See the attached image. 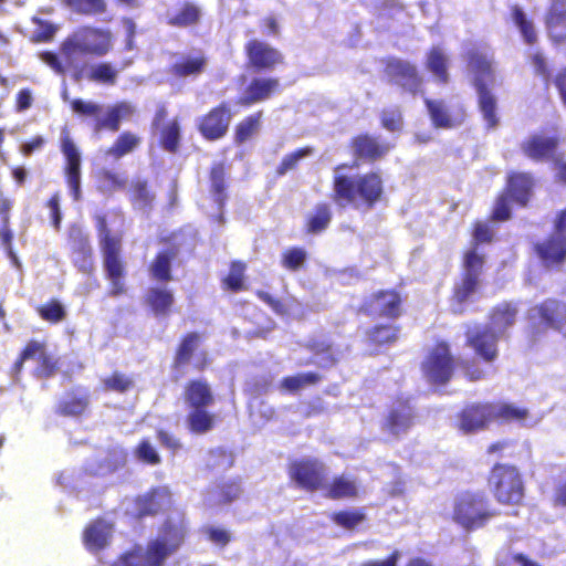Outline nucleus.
<instances>
[{"instance_id": "obj_1", "label": "nucleus", "mask_w": 566, "mask_h": 566, "mask_svg": "<svg viewBox=\"0 0 566 566\" xmlns=\"http://www.w3.org/2000/svg\"><path fill=\"white\" fill-rule=\"evenodd\" d=\"M189 535V524L184 513L167 517L158 530V535L147 545H135L122 554L116 566H165L166 559L177 553Z\"/></svg>"}, {"instance_id": "obj_2", "label": "nucleus", "mask_w": 566, "mask_h": 566, "mask_svg": "<svg viewBox=\"0 0 566 566\" xmlns=\"http://www.w3.org/2000/svg\"><path fill=\"white\" fill-rule=\"evenodd\" d=\"M385 197L382 177L377 171L355 176L335 174L333 176L332 201L340 207L356 210H373Z\"/></svg>"}, {"instance_id": "obj_3", "label": "nucleus", "mask_w": 566, "mask_h": 566, "mask_svg": "<svg viewBox=\"0 0 566 566\" xmlns=\"http://www.w3.org/2000/svg\"><path fill=\"white\" fill-rule=\"evenodd\" d=\"M105 277L109 282L108 295L118 297L127 292V262L122 253V237L113 234L105 214L95 216Z\"/></svg>"}, {"instance_id": "obj_4", "label": "nucleus", "mask_w": 566, "mask_h": 566, "mask_svg": "<svg viewBox=\"0 0 566 566\" xmlns=\"http://www.w3.org/2000/svg\"><path fill=\"white\" fill-rule=\"evenodd\" d=\"M184 401L189 408L186 427L192 434H206L216 428L218 416L209 411L214 394L205 378L189 379L184 386Z\"/></svg>"}, {"instance_id": "obj_5", "label": "nucleus", "mask_w": 566, "mask_h": 566, "mask_svg": "<svg viewBox=\"0 0 566 566\" xmlns=\"http://www.w3.org/2000/svg\"><path fill=\"white\" fill-rule=\"evenodd\" d=\"M500 512L491 505L482 490H465L453 501L452 521L465 532L484 528Z\"/></svg>"}, {"instance_id": "obj_6", "label": "nucleus", "mask_w": 566, "mask_h": 566, "mask_svg": "<svg viewBox=\"0 0 566 566\" xmlns=\"http://www.w3.org/2000/svg\"><path fill=\"white\" fill-rule=\"evenodd\" d=\"M112 48L108 30L82 27L69 35L61 44V57L69 67H74L86 55L102 56Z\"/></svg>"}, {"instance_id": "obj_7", "label": "nucleus", "mask_w": 566, "mask_h": 566, "mask_svg": "<svg viewBox=\"0 0 566 566\" xmlns=\"http://www.w3.org/2000/svg\"><path fill=\"white\" fill-rule=\"evenodd\" d=\"M486 484L500 505L518 507L524 504L525 483L516 465L495 462L488 473Z\"/></svg>"}, {"instance_id": "obj_8", "label": "nucleus", "mask_w": 566, "mask_h": 566, "mask_svg": "<svg viewBox=\"0 0 566 566\" xmlns=\"http://www.w3.org/2000/svg\"><path fill=\"white\" fill-rule=\"evenodd\" d=\"M458 360L447 340H437L420 364L423 378L432 386H446L451 381Z\"/></svg>"}, {"instance_id": "obj_9", "label": "nucleus", "mask_w": 566, "mask_h": 566, "mask_svg": "<svg viewBox=\"0 0 566 566\" xmlns=\"http://www.w3.org/2000/svg\"><path fill=\"white\" fill-rule=\"evenodd\" d=\"M565 137L558 125H551L531 134L520 145L525 157L536 163L554 161L563 151Z\"/></svg>"}, {"instance_id": "obj_10", "label": "nucleus", "mask_w": 566, "mask_h": 566, "mask_svg": "<svg viewBox=\"0 0 566 566\" xmlns=\"http://www.w3.org/2000/svg\"><path fill=\"white\" fill-rule=\"evenodd\" d=\"M484 262V255L478 253L475 248L464 252L461 277L453 285L451 295L452 304L460 307L459 312H463V305L478 291Z\"/></svg>"}, {"instance_id": "obj_11", "label": "nucleus", "mask_w": 566, "mask_h": 566, "mask_svg": "<svg viewBox=\"0 0 566 566\" xmlns=\"http://www.w3.org/2000/svg\"><path fill=\"white\" fill-rule=\"evenodd\" d=\"M202 339L199 332H188L180 337L171 361L174 371L182 373L187 366H191L195 371L202 373L211 365L208 352L200 349Z\"/></svg>"}, {"instance_id": "obj_12", "label": "nucleus", "mask_w": 566, "mask_h": 566, "mask_svg": "<svg viewBox=\"0 0 566 566\" xmlns=\"http://www.w3.org/2000/svg\"><path fill=\"white\" fill-rule=\"evenodd\" d=\"M74 113L82 116H91L95 118L94 130L104 129L117 132L123 119L128 118L134 113V108L126 102H118L107 108L104 117H99L103 108L101 105L92 102H85L76 98L71 103Z\"/></svg>"}, {"instance_id": "obj_13", "label": "nucleus", "mask_w": 566, "mask_h": 566, "mask_svg": "<svg viewBox=\"0 0 566 566\" xmlns=\"http://www.w3.org/2000/svg\"><path fill=\"white\" fill-rule=\"evenodd\" d=\"M418 415L410 397L397 396L388 407L380 428L384 432L400 437L406 434L417 421Z\"/></svg>"}, {"instance_id": "obj_14", "label": "nucleus", "mask_w": 566, "mask_h": 566, "mask_svg": "<svg viewBox=\"0 0 566 566\" xmlns=\"http://www.w3.org/2000/svg\"><path fill=\"white\" fill-rule=\"evenodd\" d=\"M289 476L296 486L310 493L326 486L325 464L316 458H302L289 465Z\"/></svg>"}, {"instance_id": "obj_15", "label": "nucleus", "mask_w": 566, "mask_h": 566, "mask_svg": "<svg viewBox=\"0 0 566 566\" xmlns=\"http://www.w3.org/2000/svg\"><path fill=\"white\" fill-rule=\"evenodd\" d=\"M465 346L484 363H493L499 357L500 333L491 326L475 324L467 325L464 331Z\"/></svg>"}, {"instance_id": "obj_16", "label": "nucleus", "mask_w": 566, "mask_h": 566, "mask_svg": "<svg viewBox=\"0 0 566 566\" xmlns=\"http://www.w3.org/2000/svg\"><path fill=\"white\" fill-rule=\"evenodd\" d=\"M233 115L231 104L222 101L198 118L196 128L205 140L222 139L229 132Z\"/></svg>"}, {"instance_id": "obj_17", "label": "nucleus", "mask_w": 566, "mask_h": 566, "mask_svg": "<svg viewBox=\"0 0 566 566\" xmlns=\"http://www.w3.org/2000/svg\"><path fill=\"white\" fill-rule=\"evenodd\" d=\"M424 106L436 129H453L464 124L468 111L462 102L450 105L441 98H424Z\"/></svg>"}, {"instance_id": "obj_18", "label": "nucleus", "mask_w": 566, "mask_h": 566, "mask_svg": "<svg viewBox=\"0 0 566 566\" xmlns=\"http://www.w3.org/2000/svg\"><path fill=\"white\" fill-rule=\"evenodd\" d=\"M403 297L396 289H384L371 293L361 304L366 314H377L379 317L396 319L402 314Z\"/></svg>"}, {"instance_id": "obj_19", "label": "nucleus", "mask_w": 566, "mask_h": 566, "mask_svg": "<svg viewBox=\"0 0 566 566\" xmlns=\"http://www.w3.org/2000/svg\"><path fill=\"white\" fill-rule=\"evenodd\" d=\"M457 428L464 434L489 429L493 423L491 401H475L464 405L455 416Z\"/></svg>"}, {"instance_id": "obj_20", "label": "nucleus", "mask_w": 566, "mask_h": 566, "mask_svg": "<svg viewBox=\"0 0 566 566\" xmlns=\"http://www.w3.org/2000/svg\"><path fill=\"white\" fill-rule=\"evenodd\" d=\"M348 147L357 161L374 164L387 156L394 145L368 133H360L349 139Z\"/></svg>"}, {"instance_id": "obj_21", "label": "nucleus", "mask_w": 566, "mask_h": 566, "mask_svg": "<svg viewBox=\"0 0 566 566\" xmlns=\"http://www.w3.org/2000/svg\"><path fill=\"white\" fill-rule=\"evenodd\" d=\"M533 251L545 269L562 270L566 263V237L553 231L547 238L536 242Z\"/></svg>"}, {"instance_id": "obj_22", "label": "nucleus", "mask_w": 566, "mask_h": 566, "mask_svg": "<svg viewBox=\"0 0 566 566\" xmlns=\"http://www.w3.org/2000/svg\"><path fill=\"white\" fill-rule=\"evenodd\" d=\"M61 151L65 156V178L74 200L81 198V156L66 127L61 133Z\"/></svg>"}, {"instance_id": "obj_23", "label": "nucleus", "mask_w": 566, "mask_h": 566, "mask_svg": "<svg viewBox=\"0 0 566 566\" xmlns=\"http://www.w3.org/2000/svg\"><path fill=\"white\" fill-rule=\"evenodd\" d=\"M244 53L250 66L255 70H271L284 62L283 54L269 43L252 39L244 44Z\"/></svg>"}, {"instance_id": "obj_24", "label": "nucleus", "mask_w": 566, "mask_h": 566, "mask_svg": "<svg viewBox=\"0 0 566 566\" xmlns=\"http://www.w3.org/2000/svg\"><path fill=\"white\" fill-rule=\"evenodd\" d=\"M543 22L551 43L566 45V0H549Z\"/></svg>"}, {"instance_id": "obj_25", "label": "nucleus", "mask_w": 566, "mask_h": 566, "mask_svg": "<svg viewBox=\"0 0 566 566\" xmlns=\"http://www.w3.org/2000/svg\"><path fill=\"white\" fill-rule=\"evenodd\" d=\"M171 503V492L168 486H154L135 499V515L142 520L156 516Z\"/></svg>"}, {"instance_id": "obj_26", "label": "nucleus", "mask_w": 566, "mask_h": 566, "mask_svg": "<svg viewBox=\"0 0 566 566\" xmlns=\"http://www.w3.org/2000/svg\"><path fill=\"white\" fill-rule=\"evenodd\" d=\"M491 74L492 73H479L474 78V87L478 92L479 109L485 120L488 129L495 128L500 123V118L496 114V99L490 87L493 80L488 81L484 76Z\"/></svg>"}, {"instance_id": "obj_27", "label": "nucleus", "mask_w": 566, "mask_h": 566, "mask_svg": "<svg viewBox=\"0 0 566 566\" xmlns=\"http://www.w3.org/2000/svg\"><path fill=\"white\" fill-rule=\"evenodd\" d=\"M209 192L219 210H222L229 199V165L216 161L208 172Z\"/></svg>"}, {"instance_id": "obj_28", "label": "nucleus", "mask_w": 566, "mask_h": 566, "mask_svg": "<svg viewBox=\"0 0 566 566\" xmlns=\"http://www.w3.org/2000/svg\"><path fill=\"white\" fill-rule=\"evenodd\" d=\"M537 318L547 328L560 332L566 325V302L548 297L534 306Z\"/></svg>"}, {"instance_id": "obj_29", "label": "nucleus", "mask_w": 566, "mask_h": 566, "mask_svg": "<svg viewBox=\"0 0 566 566\" xmlns=\"http://www.w3.org/2000/svg\"><path fill=\"white\" fill-rule=\"evenodd\" d=\"M179 253V247L176 244L158 251L148 264L150 279L160 283L172 281V263L178 259Z\"/></svg>"}, {"instance_id": "obj_30", "label": "nucleus", "mask_w": 566, "mask_h": 566, "mask_svg": "<svg viewBox=\"0 0 566 566\" xmlns=\"http://www.w3.org/2000/svg\"><path fill=\"white\" fill-rule=\"evenodd\" d=\"M90 402L91 396L88 390L82 387H74L67 390L60 399L55 412L62 417H81L87 411Z\"/></svg>"}, {"instance_id": "obj_31", "label": "nucleus", "mask_w": 566, "mask_h": 566, "mask_svg": "<svg viewBox=\"0 0 566 566\" xmlns=\"http://www.w3.org/2000/svg\"><path fill=\"white\" fill-rule=\"evenodd\" d=\"M535 180L530 172H511L507 176L503 191L509 195L512 201L521 207H526L533 196Z\"/></svg>"}, {"instance_id": "obj_32", "label": "nucleus", "mask_w": 566, "mask_h": 566, "mask_svg": "<svg viewBox=\"0 0 566 566\" xmlns=\"http://www.w3.org/2000/svg\"><path fill=\"white\" fill-rule=\"evenodd\" d=\"M492 420L499 424L524 426L531 417L530 409L510 401H491Z\"/></svg>"}, {"instance_id": "obj_33", "label": "nucleus", "mask_w": 566, "mask_h": 566, "mask_svg": "<svg viewBox=\"0 0 566 566\" xmlns=\"http://www.w3.org/2000/svg\"><path fill=\"white\" fill-rule=\"evenodd\" d=\"M279 91L280 82L277 78H254L247 86L244 94L239 97L238 104L244 107H249L270 98Z\"/></svg>"}, {"instance_id": "obj_34", "label": "nucleus", "mask_w": 566, "mask_h": 566, "mask_svg": "<svg viewBox=\"0 0 566 566\" xmlns=\"http://www.w3.org/2000/svg\"><path fill=\"white\" fill-rule=\"evenodd\" d=\"M111 524L103 518H96L88 523L83 532V544L91 553H98L104 549L111 538Z\"/></svg>"}, {"instance_id": "obj_35", "label": "nucleus", "mask_w": 566, "mask_h": 566, "mask_svg": "<svg viewBox=\"0 0 566 566\" xmlns=\"http://www.w3.org/2000/svg\"><path fill=\"white\" fill-rule=\"evenodd\" d=\"M144 303L154 315L167 316L175 304V296L168 287L151 286L144 296Z\"/></svg>"}, {"instance_id": "obj_36", "label": "nucleus", "mask_w": 566, "mask_h": 566, "mask_svg": "<svg viewBox=\"0 0 566 566\" xmlns=\"http://www.w3.org/2000/svg\"><path fill=\"white\" fill-rule=\"evenodd\" d=\"M127 196L132 206L139 210L153 209L156 199L148 180L142 177H135L129 181Z\"/></svg>"}, {"instance_id": "obj_37", "label": "nucleus", "mask_w": 566, "mask_h": 566, "mask_svg": "<svg viewBox=\"0 0 566 566\" xmlns=\"http://www.w3.org/2000/svg\"><path fill=\"white\" fill-rule=\"evenodd\" d=\"M400 334V326L379 323L369 327L365 333V340L368 346L379 349L394 345Z\"/></svg>"}, {"instance_id": "obj_38", "label": "nucleus", "mask_w": 566, "mask_h": 566, "mask_svg": "<svg viewBox=\"0 0 566 566\" xmlns=\"http://www.w3.org/2000/svg\"><path fill=\"white\" fill-rule=\"evenodd\" d=\"M518 308L512 302H502L493 306L489 312L488 326H491L497 333H503L509 327L513 326L516 322Z\"/></svg>"}, {"instance_id": "obj_39", "label": "nucleus", "mask_w": 566, "mask_h": 566, "mask_svg": "<svg viewBox=\"0 0 566 566\" xmlns=\"http://www.w3.org/2000/svg\"><path fill=\"white\" fill-rule=\"evenodd\" d=\"M324 496L331 500L355 499L359 495L356 481L344 474L336 475L329 483L326 482Z\"/></svg>"}, {"instance_id": "obj_40", "label": "nucleus", "mask_w": 566, "mask_h": 566, "mask_svg": "<svg viewBox=\"0 0 566 566\" xmlns=\"http://www.w3.org/2000/svg\"><path fill=\"white\" fill-rule=\"evenodd\" d=\"M72 251L75 266L84 274H92L94 271L93 249L87 235L77 233L73 238Z\"/></svg>"}, {"instance_id": "obj_41", "label": "nucleus", "mask_w": 566, "mask_h": 566, "mask_svg": "<svg viewBox=\"0 0 566 566\" xmlns=\"http://www.w3.org/2000/svg\"><path fill=\"white\" fill-rule=\"evenodd\" d=\"M263 122V111H256L247 115L235 126L233 130V142L235 145H242L256 136Z\"/></svg>"}, {"instance_id": "obj_42", "label": "nucleus", "mask_w": 566, "mask_h": 566, "mask_svg": "<svg viewBox=\"0 0 566 566\" xmlns=\"http://www.w3.org/2000/svg\"><path fill=\"white\" fill-rule=\"evenodd\" d=\"M13 205V199L8 197L0 188V241L11 256L14 255L12 250L13 233L10 229V212Z\"/></svg>"}, {"instance_id": "obj_43", "label": "nucleus", "mask_w": 566, "mask_h": 566, "mask_svg": "<svg viewBox=\"0 0 566 566\" xmlns=\"http://www.w3.org/2000/svg\"><path fill=\"white\" fill-rule=\"evenodd\" d=\"M142 144V137L137 134L125 130L122 132L114 143L105 150V155L114 160L134 153Z\"/></svg>"}, {"instance_id": "obj_44", "label": "nucleus", "mask_w": 566, "mask_h": 566, "mask_svg": "<svg viewBox=\"0 0 566 566\" xmlns=\"http://www.w3.org/2000/svg\"><path fill=\"white\" fill-rule=\"evenodd\" d=\"M512 20L520 31L522 40L525 44L533 46L538 42V33L534 21L527 17L524 10L518 6L511 8Z\"/></svg>"}, {"instance_id": "obj_45", "label": "nucleus", "mask_w": 566, "mask_h": 566, "mask_svg": "<svg viewBox=\"0 0 566 566\" xmlns=\"http://www.w3.org/2000/svg\"><path fill=\"white\" fill-rule=\"evenodd\" d=\"M245 270L247 264L241 260H233L229 265L228 274L221 279V287L231 293L245 291Z\"/></svg>"}, {"instance_id": "obj_46", "label": "nucleus", "mask_w": 566, "mask_h": 566, "mask_svg": "<svg viewBox=\"0 0 566 566\" xmlns=\"http://www.w3.org/2000/svg\"><path fill=\"white\" fill-rule=\"evenodd\" d=\"M332 221V211L327 203L322 202L314 207L305 219V232L308 234L321 233L326 230Z\"/></svg>"}, {"instance_id": "obj_47", "label": "nucleus", "mask_w": 566, "mask_h": 566, "mask_svg": "<svg viewBox=\"0 0 566 566\" xmlns=\"http://www.w3.org/2000/svg\"><path fill=\"white\" fill-rule=\"evenodd\" d=\"M200 18V8L192 2H185L175 14L168 17L167 23L175 28H188L196 25Z\"/></svg>"}, {"instance_id": "obj_48", "label": "nucleus", "mask_w": 566, "mask_h": 566, "mask_svg": "<svg viewBox=\"0 0 566 566\" xmlns=\"http://www.w3.org/2000/svg\"><path fill=\"white\" fill-rule=\"evenodd\" d=\"M323 377L315 371L301 373L294 376H286L281 379L280 388L296 394L306 386H314L322 381Z\"/></svg>"}, {"instance_id": "obj_49", "label": "nucleus", "mask_w": 566, "mask_h": 566, "mask_svg": "<svg viewBox=\"0 0 566 566\" xmlns=\"http://www.w3.org/2000/svg\"><path fill=\"white\" fill-rule=\"evenodd\" d=\"M35 311L42 321L50 324H57L66 317L65 306L57 298H50L38 305Z\"/></svg>"}, {"instance_id": "obj_50", "label": "nucleus", "mask_w": 566, "mask_h": 566, "mask_svg": "<svg viewBox=\"0 0 566 566\" xmlns=\"http://www.w3.org/2000/svg\"><path fill=\"white\" fill-rule=\"evenodd\" d=\"M46 350V345L44 342H40V340H36V339H30L25 346L22 348V350L20 352L17 360L14 361L13 366H12V371L14 375H19L22 369H23V364L27 361V360H30V359H35L38 360V358L43 354L45 353Z\"/></svg>"}, {"instance_id": "obj_51", "label": "nucleus", "mask_w": 566, "mask_h": 566, "mask_svg": "<svg viewBox=\"0 0 566 566\" xmlns=\"http://www.w3.org/2000/svg\"><path fill=\"white\" fill-rule=\"evenodd\" d=\"M307 256L302 247L287 248L281 253V266L290 272H298L304 268Z\"/></svg>"}, {"instance_id": "obj_52", "label": "nucleus", "mask_w": 566, "mask_h": 566, "mask_svg": "<svg viewBox=\"0 0 566 566\" xmlns=\"http://www.w3.org/2000/svg\"><path fill=\"white\" fill-rule=\"evenodd\" d=\"M467 62L472 71H492L494 57L490 50L474 46L467 51Z\"/></svg>"}, {"instance_id": "obj_53", "label": "nucleus", "mask_w": 566, "mask_h": 566, "mask_svg": "<svg viewBox=\"0 0 566 566\" xmlns=\"http://www.w3.org/2000/svg\"><path fill=\"white\" fill-rule=\"evenodd\" d=\"M233 464L234 454L232 451L222 447L212 448L208 451V460L206 463L208 470H229Z\"/></svg>"}, {"instance_id": "obj_54", "label": "nucleus", "mask_w": 566, "mask_h": 566, "mask_svg": "<svg viewBox=\"0 0 566 566\" xmlns=\"http://www.w3.org/2000/svg\"><path fill=\"white\" fill-rule=\"evenodd\" d=\"M331 520L342 528L353 530L366 520V514L363 509L342 510L334 512Z\"/></svg>"}, {"instance_id": "obj_55", "label": "nucleus", "mask_w": 566, "mask_h": 566, "mask_svg": "<svg viewBox=\"0 0 566 566\" xmlns=\"http://www.w3.org/2000/svg\"><path fill=\"white\" fill-rule=\"evenodd\" d=\"M63 3L72 11L84 15L102 14L107 8L105 0H63Z\"/></svg>"}, {"instance_id": "obj_56", "label": "nucleus", "mask_w": 566, "mask_h": 566, "mask_svg": "<svg viewBox=\"0 0 566 566\" xmlns=\"http://www.w3.org/2000/svg\"><path fill=\"white\" fill-rule=\"evenodd\" d=\"M180 145V125L174 119L160 132V146L168 153L175 154Z\"/></svg>"}, {"instance_id": "obj_57", "label": "nucleus", "mask_w": 566, "mask_h": 566, "mask_svg": "<svg viewBox=\"0 0 566 566\" xmlns=\"http://www.w3.org/2000/svg\"><path fill=\"white\" fill-rule=\"evenodd\" d=\"M135 458L147 465H158L161 457L148 438L142 439L134 449Z\"/></svg>"}, {"instance_id": "obj_58", "label": "nucleus", "mask_w": 566, "mask_h": 566, "mask_svg": "<svg viewBox=\"0 0 566 566\" xmlns=\"http://www.w3.org/2000/svg\"><path fill=\"white\" fill-rule=\"evenodd\" d=\"M512 199L503 190L495 197L489 219L494 222H505L512 218Z\"/></svg>"}, {"instance_id": "obj_59", "label": "nucleus", "mask_w": 566, "mask_h": 566, "mask_svg": "<svg viewBox=\"0 0 566 566\" xmlns=\"http://www.w3.org/2000/svg\"><path fill=\"white\" fill-rule=\"evenodd\" d=\"M241 491L240 479H233L219 483L216 489L218 503L224 505L233 502L240 496Z\"/></svg>"}, {"instance_id": "obj_60", "label": "nucleus", "mask_w": 566, "mask_h": 566, "mask_svg": "<svg viewBox=\"0 0 566 566\" xmlns=\"http://www.w3.org/2000/svg\"><path fill=\"white\" fill-rule=\"evenodd\" d=\"M312 151L311 147H302L285 155L276 167V175L284 176L287 171L296 169L300 160L310 156Z\"/></svg>"}, {"instance_id": "obj_61", "label": "nucleus", "mask_w": 566, "mask_h": 566, "mask_svg": "<svg viewBox=\"0 0 566 566\" xmlns=\"http://www.w3.org/2000/svg\"><path fill=\"white\" fill-rule=\"evenodd\" d=\"M35 28L31 34V40L34 43H48L51 42L57 31V27L52 22L40 18H33Z\"/></svg>"}, {"instance_id": "obj_62", "label": "nucleus", "mask_w": 566, "mask_h": 566, "mask_svg": "<svg viewBox=\"0 0 566 566\" xmlns=\"http://www.w3.org/2000/svg\"><path fill=\"white\" fill-rule=\"evenodd\" d=\"M381 127L388 132H399L403 126V116L398 106L384 108L380 112Z\"/></svg>"}, {"instance_id": "obj_63", "label": "nucleus", "mask_w": 566, "mask_h": 566, "mask_svg": "<svg viewBox=\"0 0 566 566\" xmlns=\"http://www.w3.org/2000/svg\"><path fill=\"white\" fill-rule=\"evenodd\" d=\"M99 180L109 192L125 190L129 184L124 175L109 169H103L99 172Z\"/></svg>"}, {"instance_id": "obj_64", "label": "nucleus", "mask_w": 566, "mask_h": 566, "mask_svg": "<svg viewBox=\"0 0 566 566\" xmlns=\"http://www.w3.org/2000/svg\"><path fill=\"white\" fill-rule=\"evenodd\" d=\"M133 380L126 375L114 371L103 379V388L107 391L125 392L133 387Z\"/></svg>"}]
</instances>
